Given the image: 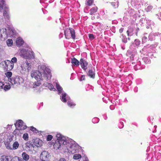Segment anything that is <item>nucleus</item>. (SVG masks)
Here are the masks:
<instances>
[{
  "mask_svg": "<svg viewBox=\"0 0 161 161\" xmlns=\"http://www.w3.org/2000/svg\"><path fill=\"white\" fill-rule=\"evenodd\" d=\"M5 65V69L8 71L11 70L14 68V64L10 62V61L8 60H5L4 61Z\"/></svg>",
  "mask_w": 161,
  "mask_h": 161,
  "instance_id": "6e6552de",
  "label": "nucleus"
},
{
  "mask_svg": "<svg viewBox=\"0 0 161 161\" xmlns=\"http://www.w3.org/2000/svg\"><path fill=\"white\" fill-rule=\"evenodd\" d=\"M135 44L137 46L139 45L140 44V41L136 40H135Z\"/></svg>",
  "mask_w": 161,
  "mask_h": 161,
  "instance_id": "ea45409f",
  "label": "nucleus"
},
{
  "mask_svg": "<svg viewBox=\"0 0 161 161\" xmlns=\"http://www.w3.org/2000/svg\"><path fill=\"white\" fill-rule=\"evenodd\" d=\"M64 35L67 39H70L71 37L75 39V31L73 29L71 28H69L65 30Z\"/></svg>",
  "mask_w": 161,
  "mask_h": 161,
  "instance_id": "20e7f679",
  "label": "nucleus"
},
{
  "mask_svg": "<svg viewBox=\"0 0 161 161\" xmlns=\"http://www.w3.org/2000/svg\"><path fill=\"white\" fill-rule=\"evenodd\" d=\"M81 157V155L80 154H76L74 155L73 158L75 160L78 159Z\"/></svg>",
  "mask_w": 161,
  "mask_h": 161,
  "instance_id": "393cba45",
  "label": "nucleus"
},
{
  "mask_svg": "<svg viewBox=\"0 0 161 161\" xmlns=\"http://www.w3.org/2000/svg\"><path fill=\"white\" fill-rule=\"evenodd\" d=\"M15 126L16 129L14 132V134H16V131L17 130H24L27 128V126L26 125H23V122L21 120H17L15 124Z\"/></svg>",
  "mask_w": 161,
  "mask_h": 161,
  "instance_id": "423d86ee",
  "label": "nucleus"
},
{
  "mask_svg": "<svg viewBox=\"0 0 161 161\" xmlns=\"http://www.w3.org/2000/svg\"><path fill=\"white\" fill-rule=\"evenodd\" d=\"M16 44L18 47H20L23 45L24 42L23 40L20 38H17L16 40Z\"/></svg>",
  "mask_w": 161,
  "mask_h": 161,
  "instance_id": "2eb2a0df",
  "label": "nucleus"
},
{
  "mask_svg": "<svg viewBox=\"0 0 161 161\" xmlns=\"http://www.w3.org/2000/svg\"><path fill=\"white\" fill-rule=\"evenodd\" d=\"M97 7H93L90 10V14L92 15L95 13L97 12Z\"/></svg>",
  "mask_w": 161,
  "mask_h": 161,
  "instance_id": "412c9836",
  "label": "nucleus"
},
{
  "mask_svg": "<svg viewBox=\"0 0 161 161\" xmlns=\"http://www.w3.org/2000/svg\"><path fill=\"white\" fill-rule=\"evenodd\" d=\"M23 55L24 56V57L25 56V55Z\"/></svg>",
  "mask_w": 161,
  "mask_h": 161,
  "instance_id": "09e8293b",
  "label": "nucleus"
},
{
  "mask_svg": "<svg viewBox=\"0 0 161 161\" xmlns=\"http://www.w3.org/2000/svg\"><path fill=\"white\" fill-rule=\"evenodd\" d=\"M50 89L51 90L54 91L55 89L54 88V87L52 84H50Z\"/></svg>",
  "mask_w": 161,
  "mask_h": 161,
  "instance_id": "4c0bfd02",
  "label": "nucleus"
},
{
  "mask_svg": "<svg viewBox=\"0 0 161 161\" xmlns=\"http://www.w3.org/2000/svg\"><path fill=\"white\" fill-rule=\"evenodd\" d=\"M11 88V86L9 85H6L4 87V89L5 91Z\"/></svg>",
  "mask_w": 161,
  "mask_h": 161,
  "instance_id": "72a5a7b5",
  "label": "nucleus"
},
{
  "mask_svg": "<svg viewBox=\"0 0 161 161\" xmlns=\"http://www.w3.org/2000/svg\"><path fill=\"white\" fill-rule=\"evenodd\" d=\"M23 139L25 141H28L29 139L28 134L27 133H24L23 136Z\"/></svg>",
  "mask_w": 161,
  "mask_h": 161,
  "instance_id": "bb28decb",
  "label": "nucleus"
},
{
  "mask_svg": "<svg viewBox=\"0 0 161 161\" xmlns=\"http://www.w3.org/2000/svg\"><path fill=\"white\" fill-rule=\"evenodd\" d=\"M56 88L58 91L59 93H61L62 92V88L58 84H56Z\"/></svg>",
  "mask_w": 161,
  "mask_h": 161,
  "instance_id": "c85d7f7f",
  "label": "nucleus"
},
{
  "mask_svg": "<svg viewBox=\"0 0 161 161\" xmlns=\"http://www.w3.org/2000/svg\"><path fill=\"white\" fill-rule=\"evenodd\" d=\"M145 39V40H146V39H147V37H143V38H142V42H144L143 41V40Z\"/></svg>",
  "mask_w": 161,
  "mask_h": 161,
  "instance_id": "37998d69",
  "label": "nucleus"
},
{
  "mask_svg": "<svg viewBox=\"0 0 161 161\" xmlns=\"http://www.w3.org/2000/svg\"><path fill=\"white\" fill-rule=\"evenodd\" d=\"M66 94L64 93L62 94V101L63 102H67V100L66 99Z\"/></svg>",
  "mask_w": 161,
  "mask_h": 161,
  "instance_id": "cd10ccee",
  "label": "nucleus"
},
{
  "mask_svg": "<svg viewBox=\"0 0 161 161\" xmlns=\"http://www.w3.org/2000/svg\"><path fill=\"white\" fill-rule=\"evenodd\" d=\"M23 159L25 161H28L29 159V155L25 152H23L22 154Z\"/></svg>",
  "mask_w": 161,
  "mask_h": 161,
  "instance_id": "6ab92c4d",
  "label": "nucleus"
},
{
  "mask_svg": "<svg viewBox=\"0 0 161 161\" xmlns=\"http://www.w3.org/2000/svg\"><path fill=\"white\" fill-rule=\"evenodd\" d=\"M89 37L91 40H93L94 38V36L92 34H89Z\"/></svg>",
  "mask_w": 161,
  "mask_h": 161,
  "instance_id": "e433bc0d",
  "label": "nucleus"
},
{
  "mask_svg": "<svg viewBox=\"0 0 161 161\" xmlns=\"http://www.w3.org/2000/svg\"><path fill=\"white\" fill-rule=\"evenodd\" d=\"M34 145L30 141L27 142L25 143V148L27 151L30 152H32L34 150Z\"/></svg>",
  "mask_w": 161,
  "mask_h": 161,
  "instance_id": "9d476101",
  "label": "nucleus"
},
{
  "mask_svg": "<svg viewBox=\"0 0 161 161\" xmlns=\"http://www.w3.org/2000/svg\"><path fill=\"white\" fill-rule=\"evenodd\" d=\"M11 158L10 156L3 155L1 157V161H11Z\"/></svg>",
  "mask_w": 161,
  "mask_h": 161,
  "instance_id": "dca6fc26",
  "label": "nucleus"
},
{
  "mask_svg": "<svg viewBox=\"0 0 161 161\" xmlns=\"http://www.w3.org/2000/svg\"><path fill=\"white\" fill-rule=\"evenodd\" d=\"M22 51H23V52H25V50H22ZM25 51L26 52V51Z\"/></svg>",
  "mask_w": 161,
  "mask_h": 161,
  "instance_id": "de8ad7c7",
  "label": "nucleus"
},
{
  "mask_svg": "<svg viewBox=\"0 0 161 161\" xmlns=\"http://www.w3.org/2000/svg\"><path fill=\"white\" fill-rule=\"evenodd\" d=\"M53 138V136L52 135H47V141H51Z\"/></svg>",
  "mask_w": 161,
  "mask_h": 161,
  "instance_id": "2f4dec72",
  "label": "nucleus"
},
{
  "mask_svg": "<svg viewBox=\"0 0 161 161\" xmlns=\"http://www.w3.org/2000/svg\"><path fill=\"white\" fill-rule=\"evenodd\" d=\"M1 34L0 37L2 38H4L7 37L8 36L7 30L5 28H2L1 30Z\"/></svg>",
  "mask_w": 161,
  "mask_h": 161,
  "instance_id": "9b49d317",
  "label": "nucleus"
},
{
  "mask_svg": "<svg viewBox=\"0 0 161 161\" xmlns=\"http://www.w3.org/2000/svg\"><path fill=\"white\" fill-rule=\"evenodd\" d=\"M65 147H67L68 152L72 154L76 153L79 148V145L78 144L70 143L67 142Z\"/></svg>",
  "mask_w": 161,
  "mask_h": 161,
  "instance_id": "f03ea898",
  "label": "nucleus"
},
{
  "mask_svg": "<svg viewBox=\"0 0 161 161\" xmlns=\"http://www.w3.org/2000/svg\"><path fill=\"white\" fill-rule=\"evenodd\" d=\"M137 30L139 31V29L138 28H137L136 30Z\"/></svg>",
  "mask_w": 161,
  "mask_h": 161,
  "instance_id": "49530a36",
  "label": "nucleus"
},
{
  "mask_svg": "<svg viewBox=\"0 0 161 161\" xmlns=\"http://www.w3.org/2000/svg\"><path fill=\"white\" fill-rule=\"evenodd\" d=\"M33 142L34 145L37 147H41L42 145V141L39 139H33Z\"/></svg>",
  "mask_w": 161,
  "mask_h": 161,
  "instance_id": "f8f14e48",
  "label": "nucleus"
},
{
  "mask_svg": "<svg viewBox=\"0 0 161 161\" xmlns=\"http://www.w3.org/2000/svg\"><path fill=\"white\" fill-rule=\"evenodd\" d=\"M86 80L85 76V75H81V77L80 79V81L82 80Z\"/></svg>",
  "mask_w": 161,
  "mask_h": 161,
  "instance_id": "c9c22d12",
  "label": "nucleus"
},
{
  "mask_svg": "<svg viewBox=\"0 0 161 161\" xmlns=\"http://www.w3.org/2000/svg\"><path fill=\"white\" fill-rule=\"evenodd\" d=\"M50 156L47 152L43 151L41 154L40 158L41 161H47Z\"/></svg>",
  "mask_w": 161,
  "mask_h": 161,
  "instance_id": "1a4fd4ad",
  "label": "nucleus"
},
{
  "mask_svg": "<svg viewBox=\"0 0 161 161\" xmlns=\"http://www.w3.org/2000/svg\"><path fill=\"white\" fill-rule=\"evenodd\" d=\"M87 75L88 76L94 79L95 77L94 71L92 69H89L88 72H87Z\"/></svg>",
  "mask_w": 161,
  "mask_h": 161,
  "instance_id": "4468645a",
  "label": "nucleus"
},
{
  "mask_svg": "<svg viewBox=\"0 0 161 161\" xmlns=\"http://www.w3.org/2000/svg\"><path fill=\"white\" fill-rule=\"evenodd\" d=\"M123 31L124 28H121L120 29H119V31L120 33H122L123 32Z\"/></svg>",
  "mask_w": 161,
  "mask_h": 161,
  "instance_id": "a19ab883",
  "label": "nucleus"
},
{
  "mask_svg": "<svg viewBox=\"0 0 161 161\" xmlns=\"http://www.w3.org/2000/svg\"><path fill=\"white\" fill-rule=\"evenodd\" d=\"M17 58L16 57H14L12 58L11 61H10V62H11V63H12L13 64H14V63H17Z\"/></svg>",
  "mask_w": 161,
  "mask_h": 161,
  "instance_id": "7c9ffc66",
  "label": "nucleus"
},
{
  "mask_svg": "<svg viewBox=\"0 0 161 161\" xmlns=\"http://www.w3.org/2000/svg\"><path fill=\"white\" fill-rule=\"evenodd\" d=\"M80 64L81 66V68L84 70H86L87 69V66L88 65V63L82 58L80 59Z\"/></svg>",
  "mask_w": 161,
  "mask_h": 161,
  "instance_id": "ddd939ff",
  "label": "nucleus"
},
{
  "mask_svg": "<svg viewBox=\"0 0 161 161\" xmlns=\"http://www.w3.org/2000/svg\"><path fill=\"white\" fill-rule=\"evenodd\" d=\"M3 7L4 8L3 13V15L5 18L9 19V17L8 14V8L6 6L5 0H0V12H1L3 9Z\"/></svg>",
  "mask_w": 161,
  "mask_h": 161,
  "instance_id": "7ed1b4c3",
  "label": "nucleus"
},
{
  "mask_svg": "<svg viewBox=\"0 0 161 161\" xmlns=\"http://www.w3.org/2000/svg\"><path fill=\"white\" fill-rule=\"evenodd\" d=\"M6 43L8 46H11L13 45V41L12 39H8L7 40Z\"/></svg>",
  "mask_w": 161,
  "mask_h": 161,
  "instance_id": "b1692460",
  "label": "nucleus"
},
{
  "mask_svg": "<svg viewBox=\"0 0 161 161\" xmlns=\"http://www.w3.org/2000/svg\"><path fill=\"white\" fill-rule=\"evenodd\" d=\"M94 3V0H86L85 4L86 5L90 6H92Z\"/></svg>",
  "mask_w": 161,
  "mask_h": 161,
  "instance_id": "aec40b11",
  "label": "nucleus"
},
{
  "mask_svg": "<svg viewBox=\"0 0 161 161\" xmlns=\"http://www.w3.org/2000/svg\"><path fill=\"white\" fill-rule=\"evenodd\" d=\"M133 28L132 27H129L128 30L127 31V33L128 36H132L133 33Z\"/></svg>",
  "mask_w": 161,
  "mask_h": 161,
  "instance_id": "a211bd4d",
  "label": "nucleus"
},
{
  "mask_svg": "<svg viewBox=\"0 0 161 161\" xmlns=\"http://www.w3.org/2000/svg\"><path fill=\"white\" fill-rule=\"evenodd\" d=\"M66 143L67 141L65 140L59 139V140H57L53 145L54 148L55 149L57 150L59 149L61 146L65 147Z\"/></svg>",
  "mask_w": 161,
  "mask_h": 161,
  "instance_id": "0eeeda50",
  "label": "nucleus"
},
{
  "mask_svg": "<svg viewBox=\"0 0 161 161\" xmlns=\"http://www.w3.org/2000/svg\"><path fill=\"white\" fill-rule=\"evenodd\" d=\"M58 161H66L65 159L64 158H61L59 159Z\"/></svg>",
  "mask_w": 161,
  "mask_h": 161,
  "instance_id": "79ce46f5",
  "label": "nucleus"
},
{
  "mask_svg": "<svg viewBox=\"0 0 161 161\" xmlns=\"http://www.w3.org/2000/svg\"><path fill=\"white\" fill-rule=\"evenodd\" d=\"M67 104L71 108L73 107L75 105L74 103L70 102H68Z\"/></svg>",
  "mask_w": 161,
  "mask_h": 161,
  "instance_id": "473e14b6",
  "label": "nucleus"
},
{
  "mask_svg": "<svg viewBox=\"0 0 161 161\" xmlns=\"http://www.w3.org/2000/svg\"><path fill=\"white\" fill-rule=\"evenodd\" d=\"M30 130L33 132L35 133H38V131L37 130H36V129L33 126H31V127Z\"/></svg>",
  "mask_w": 161,
  "mask_h": 161,
  "instance_id": "c756f323",
  "label": "nucleus"
},
{
  "mask_svg": "<svg viewBox=\"0 0 161 161\" xmlns=\"http://www.w3.org/2000/svg\"><path fill=\"white\" fill-rule=\"evenodd\" d=\"M56 137L57 138V140H59V139H62V136L60 134H57Z\"/></svg>",
  "mask_w": 161,
  "mask_h": 161,
  "instance_id": "f704fd0d",
  "label": "nucleus"
},
{
  "mask_svg": "<svg viewBox=\"0 0 161 161\" xmlns=\"http://www.w3.org/2000/svg\"><path fill=\"white\" fill-rule=\"evenodd\" d=\"M12 85L16 86L20 85L23 83L24 80L22 78L19 76H14L9 80Z\"/></svg>",
  "mask_w": 161,
  "mask_h": 161,
  "instance_id": "39448f33",
  "label": "nucleus"
},
{
  "mask_svg": "<svg viewBox=\"0 0 161 161\" xmlns=\"http://www.w3.org/2000/svg\"><path fill=\"white\" fill-rule=\"evenodd\" d=\"M19 144L18 142L16 141L14 142L13 145V149H16L19 147Z\"/></svg>",
  "mask_w": 161,
  "mask_h": 161,
  "instance_id": "4be33fe9",
  "label": "nucleus"
},
{
  "mask_svg": "<svg viewBox=\"0 0 161 161\" xmlns=\"http://www.w3.org/2000/svg\"><path fill=\"white\" fill-rule=\"evenodd\" d=\"M5 75L8 79H10V77H11L12 75V73L10 71H8L5 73Z\"/></svg>",
  "mask_w": 161,
  "mask_h": 161,
  "instance_id": "a878e982",
  "label": "nucleus"
},
{
  "mask_svg": "<svg viewBox=\"0 0 161 161\" xmlns=\"http://www.w3.org/2000/svg\"><path fill=\"white\" fill-rule=\"evenodd\" d=\"M4 85V84H3V83L0 81V89H2L3 88V86Z\"/></svg>",
  "mask_w": 161,
  "mask_h": 161,
  "instance_id": "58836bf2",
  "label": "nucleus"
},
{
  "mask_svg": "<svg viewBox=\"0 0 161 161\" xmlns=\"http://www.w3.org/2000/svg\"><path fill=\"white\" fill-rule=\"evenodd\" d=\"M83 161H89L87 158H85L83 160Z\"/></svg>",
  "mask_w": 161,
  "mask_h": 161,
  "instance_id": "a18cd8bd",
  "label": "nucleus"
},
{
  "mask_svg": "<svg viewBox=\"0 0 161 161\" xmlns=\"http://www.w3.org/2000/svg\"><path fill=\"white\" fill-rule=\"evenodd\" d=\"M136 35H137V32L136 33Z\"/></svg>",
  "mask_w": 161,
  "mask_h": 161,
  "instance_id": "8fccbe9b",
  "label": "nucleus"
},
{
  "mask_svg": "<svg viewBox=\"0 0 161 161\" xmlns=\"http://www.w3.org/2000/svg\"><path fill=\"white\" fill-rule=\"evenodd\" d=\"M91 19L92 20H94L95 19V17L94 16H91Z\"/></svg>",
  "mask_w": 161,
  "mask_h": 161,
  "instance_id": "c03bdc74",
  "label": "nucleus"
},
{
  "mask_svg": "<svg viewBox=\"0 0 161 161\" xmlns=\"http://www.w3.org/2000/svg\"><path fill=\"white\" fill-rule=\"evenodd\" d=\"M8 36H11L13 35V31L12 29L8 28Z\"/></svg>",
  "mask_w": 161,
  "mask_h": 161,
  "instance_id": "5701e85b",
  "label": "nucleus"
},
{
  "mask_svg": "<svg viewBox=\"0 0 161 161\" xmlns=\"http://www.w3.org/2000/svg\"><path fill=\"white\" fill-rule=\"evenodd\" d=\"M51 70L45 66H42V69L40 71L34 72L31 74V76L34 78L36 80L33 84V87L36 88L41 85L40 82L43 80H48L51 77Z\"/></svg>",
  "mask_w": 161,
  "mask_h": 161,
  "instance_id": "f257e3e1",
  "label": "nucleus"
},
{
  "mask_svg": "<svg viewBox=\"0 0 161 161\" xmlns=\"http://www.w3.org/2000/svg\"><path fill=\"white\" fill-rule=\"evenodd\" d=\"M71 63L74 66H78L79 65V62L75 58H71Z\"/></svg>",
  "mask_w": 161,
  "mask_h": 161,
  "instance_id": "f3484780",
  "label": "nucleus"
}]
</instances>
